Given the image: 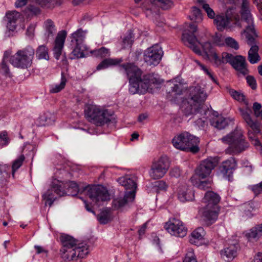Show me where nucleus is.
<instances>
[{
    "label": "nucleus",
    "instance_id": "64",
    "mask_svg": "<svg viewBox=\"0 0 262 262\" xmlns=\"http://www.w3.org/2000/svg\"><path fill=\"white\" fill-rule=\"evenodd\" d=\"M170 174L172 177H179L181 175V170L178 167L173 168L170 171Z\"/></svg>",
    "mask_w": 262,
    "mask_h": 262
},
{
    "label": "nucleus",
    "instance_id": "14",
    "mask_svg": "<svg viewBox=\"0 0 262 262\" xmlns=\"http://www.w3.org/2000/svg\"><path fill=\"white\" fill-rule=\"evenodd\" d=\"M217 161L212 157L202 161L195 169V174L200 179H205L210 174L212 170L216 166Z\"/></svg>",
    "mask_w": 262,
    "mask_h": 262
},
{
    "label": "nucleus",
    "instance_id": "40",
    "mask_svg": "<svg viewBox=\"0 0 262 262\" xmlns=\"http://www.w3.org/2000/svg\"><path fill=\"white\" fill-rule=\"evenodd\" d=\"M10 177V166L7 164H0V183L6 181Z\"/></svg>",
    "mask_w": 262,
    "mask_h": 262
},
{
    "label": "nucleus",
    "instance_id": "28",
    "mask_svg": "<svg viewBox=\"0 0 262 262\" xmlns=\"http://www.w3.org/2000/svg\"><path fill=\"white\" fill-rule=\"evenodd\" d=\"M43 28L45 30L44 36L48 41L50 38L53 37L57 29L54 23L51 19H48L44 21Z\"/></svg>",
    "mask_w": 262,
    "mask_h": 262
},
{
    "label": "nucleus",
    "instance_id": "1",
    "mask_svg": "<svg viewBox=\"0 0 262 262\" xmlns=\"http://www.w3.org/2000/svg\"><path fill=\"white\" fill-rule=\"evenodd\" d=\"M129 82V91L130 94H145L152 84L158 83L159 80L154 74L142 76V71L134 63H125L120 65Z\"/></svg>",
    "mask_w": 262,
    "mask_h": 262
},
{
    "label": "nucleus",
    "instance_id": "6",
    "mask_svg": "<svg viewBox=\"0 0 262 262\" xmlns=\"http://www.w3.org/2000/svg\"><path fill=\"white\" fill-rule=\"evenodd\" d=\"M199 142V138L187 132L175 136L172 140V145L176 148L183 151H190L194 154L198 152L199 150L198 146Z\"/></svg>",
    "mask_w": 262,
    "mask_h": 262
},
{
    "label": "nucleus",
    "instance_id": "23",
    "mask_svg": "<svg viewBox=\"0 0 262 262\" xmlns=\"http://www.w3.org/2000/svg\"><path fill=\"white\" fill-rule=\"evenodd\" d=\"M232 21V17L230 16L229 11L225 14L216 15L213 20L214 25L217 29L222 31L229 27Z\"/></svg>",
    "mask_w": 262,
    "mask_h": 262
},
{
    "label": "nucleus",
    "instance_id": "43",
    "mask_svg": "<svg viewBox=\"0 0 262 262\" xmlns=\"http://www.w3.org/2000/svg\"><path fill=\"white\" fill-rule=\"evenodd\" d=\"M25 156L23 155L19 156L18 158L15 160L12 165V175L13 178L15 176V172L21 166L25 160Z\"/></svg>",
    "mask_w": 262,
    "mask_h": 262
},
{
    "label": "nucleus",
    "instance_id": "15",
    "mask_svg": "<svg viewBox=\"0 0 262 262\" xmlns=\"http://www.w3.org/2000/svg\"><path fill=\"white\" fill-rule=\"evenodd\" d=\"M164 228L171 235L183 237L187 232V229L182 221L178 219H173L167 222Z\"/></svg>",
    "mask_w": 262,
    "mask_h": 262
},
{
    "label": "nucleus",
    "instance_id": "56",
    "mask_svg": "<svg viewBox=\"0 0 262 262\" xmlns=\"http://www.w3.org/2000/svg\"><path fill=\"white\" fill-rule=\"evenodd\" d=\"M196 62L201 67V69L209 76V77L215 83H217V81L215 78L213 77V74L207 69L202 64L198 61H196Z\"/></svg>",
    "mask_w": 262,
    "mask_h": 262
},
{
    "label": "nucleus",
    "instance_id": "36",
    "mask_svg": "<svg viewBox=\"0 0 262 262\" xmlns=\"http://www.w3.org/2000/svg\"><path fill=\"white\" fill-rule=\"evenodd\" d=\"M67 79L63 73H61V79L59 83L53 84L50 86V92L57 93L64 89Z\"/></svg>",
    "mask_w": 262,
    "mask_h": 262
},
{
    "label": "nucleus",
    "instance_id": "41",
    "mask_svg": "<svg viewBox=\"0 0 262 262\" xmlns=\"http://www.w3.org/2000/svg\"><path fill=\"white\" fill-rule=\"evenodd\" d=\"M227 91L234 99L239 102H243L246 103L245 96L241 92L236 91L228 87L227 88Z\"/></svg>",
    "mask_w": 262,
    "mask_h": 262
},
{
    "label": "nucleus",
    "instance_id": "27",
    "mask_svg": "<svg viewBox=\"0 0 262 262\" xmlns=\"http://www.w3.org/2000/svg\"><path fill=\"white\" fill-rule=\"evenodd\" d=\"M238 249V245L237 244L231 245L222 250L221 254L226 261H229L232 260L236 257Z\"/></svg>",
    "mask_w": 262,
    "mask_h": 262
},
{
    "label": "nucleus",
    "instance_id": "5",
    "mask_svg": "<svg viewBox=\"0 0 262 262\" xmlns=\"http://www.w3.org/2000/svg\"><path fill=\"white\" fill-rule=\"evenodd\" d=\"M221 140L224 143L229 145L226 149V153L229 155L238 154L246 150L249 146L241 129L234 130Z\"/></svg>",
    "mask_w": 262,
    "mask_h": 262
},
{
    "label": "nucleus",
    "instance_id": "47",
    "mask_svg": "<svg viewBox=\"0 0 262 262\" xmlns=\"http://www.w3.org/2000/svg\"><path fill=\"white\" fill-rule=\"evenodd\" d=\"M211 125L219 129H222L227 126V122L224 118H217L211 121Z\"/></svg>",
    "mask_w": 262,
    "mask_h": 262
},
{
    "label": "nucleus",
    "instance_id": "50",
    "mask_svg": "<svg viewBox=\"0 0 262 262\" xmlns=\"http://www.w3.org/2000/svg\"><path fill=\"white\" fill-rule=\"evenodd\" d=\"M54 0H35L36 3L42 7H54Z\"/></svg>",
    "mask_w": 262,
    "mask_h": 262
},
{
    "label": "nucleus",
    "instance_id": "10",
    "mask_svg": "<svg viewBox=\"0 0 262 262\" xmlns=\"http://www.w3.org/2000/svg\"><path fill=\"white\" fill-rule=\"evenodd\" d=\"M86 195L96 205L99 206L110 199L107 189L100 185L89 186L86 188Z\"/></svg>",
    "mask_w": 262,
    "mask_h": 262
},
{
    "label": "nucleus",
    "instance_id": "16",
    "mask_svg": "<svg viewBox=\"0 0 262 262\" xmlns=\"http://www.w3.org/2000/svg\"><path fill=\"white\" fill-rule=\"evenodd\" d=\"M167 86L170 89L168 91L169 94L173 97V99L171 100L174 102L178 97L182 95L187 90V87L183 80L179 78L169 81L167 83Z\"/></svg>",
    "mask_w": 262,
    "mask_h": 262
},
{
    "label": "nucleus",
    "instance_id": "11",
    "mask_svg": "<svg viewBox=\"0 0 262 262\" xmlns=\"http://www.w3.org/2000/svg\"><path fill=\"white\" fill-rule=\"evenodd\" d=\"M197 31V26L191 23L184 30L182 36L183 43L191 48L196 54H201V51L197 46V43L200 44L194 35Z\"/></svg>",
    "mask_w": 262,
    "mask_h": 262
},
{
    "label": "nucleus",
    "instance_id": "35",
    "mask_svg": "<svg viewBox=\"0 0 262 262\" xmlns=\"http://www.w3.org/2000/svg\"><path fill=\"white\" fill-rule=\"evenodd\" d=\"M254 43L255 40L253 43L250 45L251 47L248 52V60L252 64L257 63L260 60V57L258 54V47L254 45Z\"/></svg>",
    "mask_w": 262,
    "mask_h": 262
},
{
    "label": "nucleus",
    "instance_id": "59",
    "mask_svg": "<svg viewBox=\"0 0 262 262\" xmlns=\"http://www.w3.org/2000/svg\"><path fill=\"white\" fill-rule=\"evenodd\" d=\"M251 189L256 195L262 193V181L258 184L250 186Z\"/></svg>",
    "mask_w": 262,
    "mask_h": 262
},
{
    "label": "nucleus",
    "instance_id": "22",
    "mask_svg": "<svg viewBox=\"0 0 262 262\" xmlns=\"http://www.w3.org/2000/svg\"><path fill=\"white\" fill-rule=\"evenodd\" d=\"M67 35L65 30H61L58 33L55 39L53 52L54 56L57 60L59 59L61 55Z\"/></svg>",
    "mask_w": 262,
    "mask_h": 262
},
{
    "label": "nucleus",
    "instance_id": "31",
    "mask_svg": "<svg viewBox=\"0 0 262 262\" xmlns=\"http://www.w3.org/2000/svg\"><path fill=\"white\" fill-rule=\"evenodd\" d=\"M122 62L121 58H106L102 61L97 67L98 71L106 69L111 66H116Z\"/></svg>",
    "mask_w": 262,
    "mask_h": 262
},
{
    "label": "nucleus",
    "instance_id": "3",
    "mask_svg": "<svg viewBox=\"0 0 262 262\" xmlns=\"http://www.w3.org/2000/svg\"><path fill=\"white\" fill-rule=\"evenodd\" d=\"M78 191V186L74 181L64 182L54 179L51 183V188L43 194L42 198L46 201V205L48 204L51 207L56 199L54 193L59 196H64L66 194L75 196L77 195Z\"/></svg>",
    "mask_w": 262,
    "mask_h": 262
},
{
    "label": "nucleus",
    "instance_id": "25",
    "mask_svg": "<svg viewBox=\"0 0 262 262\" xmlns=\"http://www.w3.org/2000/svg\"><path fill=\"white\" fill-rule=\"evenodd\" d=\"M135 199L134 191L130 192H125L123 198L119 197L114 199L113 201V207L115 209H121L122 208L127 205V204L132 202Z\"/></svg>",
    "mask_w": 262,
    "mask_h": 262
},
{
    "label": "nucleus",
    "instance_id": "30",
    "mask_svg": "<svg viewBox=\"0 0 262 262\" xmlns=\"http://www.w3.org/2000/svg\"><path fill=\"white\" fill-rule=\"evenodd\" d=\"M194 192L192 190L186 187H183L179 191L178 198L182 202L192 201L194 199Z\"/></svg>",
    "mask_w": 262,
    "mask_h": 262
},
{
    "label": "nucleus",
    "instance_id": "24",
    "mask_svg": "<svg viewBox=\"0 0 262 262\" xmlns=\"http://www.w3.org/2000/svg\"><path fill=\"white\" fill-rule=\"evenodd\" d=\"M118 183L126 189L125 192L134 191L135 197L137 188L136 178L132 175H127L118 179Z\"/></svg>",
    "mask_w": 262,
    "mask_h": 262
},
{
    "label": "nucleus",
    "instance_id": "13",
    "mask_svg": "<svg viewBox=\"0 0 262 262\" xmlns=\"http://www.w3.org/2000/svg\"><path fill=\"white\" fill-rule=\"evenodd\" d=\"M163 56L161 48L157 45H154L144 51L143 59L148 66H157L160 62Z\"/></svg>",
    "mask_w": 262,
    "mask_h": 262
},
{
    "label": "nucleus",
    "instance_id": "45",
    "mask_svg": "<svg viewBox=\"0 0 262 262\" xmlns=\"http://www.w3.org/2000/svg\"><path fill=\"white\" fill-rule=\"evenodd\" d=\"M134 36L132 31L130 30L123 39V48H130L134 42Z\"/></svg>",
    "mask_w": 262,
    "mask_h": 262
},
{
    "label": "nucleus",
    "instance_id": "46",
    "mask_svg": "<svg viewBox=\"0 0 262 262\" xmlns=\"http://www.w3.org/2000/svg\"><path fill=\"white\" fill-rule=\"evenodd\" d=\"M95 57L98 58H104L110 55V51L105 47H102L100 49L91 51Z\"/></svg>",
    "mask_w": 262,
    "mask_h": 262
},
{
    "label": "nucleus",
    "instance_id": "37",
    "mask_svg": "<svg viewBox=\"0 0 262 262\" xmlns=\"http://www.w3.org/2000/svg\"><path fill=\"white\" fill-rule=\"evenodd\" d=\"M75 45L72 52V59L80 58L84 57V52L88 50V47L85 45L74 44Z\"/></svg>",
    "mask_w": 262,
    "mask_h": 262
},
{
    "label": "nucleus",
    "instance_id": "44",
    "mask_svg": "<svg viewBox=\"0 0 262 262\" xmlns=\"http://www.w3.org/2000/svg\"><path fill=\"white\" fill-rule=\"evenodd\" d=\"M190 18L191 20L196 23L201 22L202 20V15L201 10L196 7H193Z\"/></svg>",
    "mask_w": 262,
    "mask_h": 262
},
{
    "label": "nucleus",
    "instance_id": "38",
    "mask_svg": "<svg viewBox=\"0 0 262 262\" xmlns=\"http://www.w3.org/2000/svg\"><path fill=\"white\" fill-rule=\"evenodd\" d=\"M36 57L38 59L49 60V49L45 45L39 46L36 50Z\"/></svg>",
    "mask_w": 262,
    "mask_h": 262
},
{
    "label": "nucleus",
    "instance_id": "34",
    "mask_svg": "<svg viewBox=\"0 0 262 262\" xmlns=\"http://www.w3.org/2000/svg\"><path fill=\"white\" fill-rule=\"evenodd\" d=\"M253 209L252 204L250 203H244L238 208L242 216L244 219L250 218L253 216L252 212Z\"/></svg>",
    "mask_w": 262,
    "mask_h": 262
},
{
    "label": "nucleus",
    "instance_id": "57",
    "mask_svg": "<svg viewBox=\"0 0 262 262\" xmlns=\"http://www.w3.org/2000/svg\"><path fill=\"white\" fill-rule=\"evenodd\" d=\"M202 47L207 56L210 54L211 52H214L213 50L212 46L211 43L209 42H205L204 44L202 45Z\"/></svg>",
    "mask_w": 262,
    "mask_h": 262
},
{
    "label": "nucleus",
    "instance_id": "51",
    "mask_svg": "<svg viewBox=\"0 0 262 262\" xmlns=\"http://www.w3.org/2000/svg\"><path fill=\"white\" fill-rule=\"evenodd\" d=\"M183 262H198L192 250H190L187 252Z\"/></svg>",
    "mask_w": 262,
    "mask_h": 262
},
{
    "label": "nucleus",
    "instance_id": "29",
    "mask_svg": "<svg viewBox=\"0 0 262 262\" xmlns=\"http://www.w3.org/2000/svg\"><path fill=\"white\" fill-rule=\"evenodd\" d=\"M232 66L236 70L243 75L248 74V70L246 65V59L243 56L240 55L236 56Z\"/></svg>",
    "mask_w": 262,
    "mask_h": 262
},
{
    "label": "nucleus",
    "instance_id": "63",
    "mask_svg": "<svg viewBox=\"0 0 262 262\" xmlns=\"http://www.w3.org/2000/svg\"><path fill=\"white\" fill-rule=\"evenodd\" d=\"M206 119L205 117L198 118L195 121L196 125L199 127H203L206 124Z\"/></svg>",
    "mask_w": 262,
    "mask_h": 262
},
{
    "label": "nucleus",
    "instance_id": "2",
    "mask_svg": "<svg viewBox=\"0 0 262 262\" xmlns=\"http://www.w3.org/2000/svg\"><path fill=\"white\" fill-rule=\"evenodd\" d=\"M62 246L59 250L61 258L66 262H76L84 258L89 253V246L85 242H78L69 235L60 237Z\"/></svg>",
    "mask_w": 262,
    "mask_h": 262
},
{
    "label": "nucleus",
    "instance_id": "21",
    "mask_svg": "<svg viewBox=\"0 0 262 262\" xmlns=\"http://www.w3.org/2000/svg\"><path fill=\"white\" fill-rule=\"evenodd\" d=\"M20 13L15 10L7 12L4 17V19L7 23V29L9 31H14L16 29L17 21L20 19Z\"/></svg>",
    "mask_w": 262,
    "mask_h": 262
},
{
    "label": "nucleus",
    "instance_id": "55",
    "mask_svg": "<svg viewBox=\"0 0 262 262\" xmlns=\"http://www.w3.org/2000/svg\"><path fill=\"white\" fill-rule=\"evenodd\" d=\"M203 8L204 9L208 17L211 19H214L215 17V13L212 9H211L209 5L207 4H203Z\"/></svg>",
    "mask_w": 262,
    "mask_h": 262
},
{
    "label": "nucleus",
    "instance_id": "54",
    "mask_svg": "<svg viewBox=\"0 0 262 262\" xmlns=\"http://www.w3.org/2000/svg\"><path fill=\"white\" fill-rule=\"evenodd\" d=\"M225 43L226 44L232 48H233L235 50H237L239 48V46H238V44L237 43V42L233 38H232V37H227L226 39H225Z\"/></svg>",
    "mask_w": 262,
    "mask_h": 262
},
{
    "label": "nucleus",
    "instance_id": "52",
    "mask_svg": "<svg viewBox=\"0 0 262 262\" xmlns=\"http://www.w3.org/2000/svg\"><path fill=\"white\" fill-rule=\"evenodd\" d=\"M208 57L211 61H213L214 64L217 66L221 65L222 62V58H220L217 55L215 52H211L210 54L208 56Z\"/></svg>",
    "mask_w": 262,
    "mask_h": 262
},
{
    "label": "nucleus",
    "instance_id": "20",
    "mask_svg": "<svg viewBox=\"0 0 262 262\" xmlns=\"http://www.w3.org/2000/svg\"><path fill=\"white\" fill-rule=\"evenodd\" d=\"M189 99L194 103V105L201 104V102L205 101L207 95L204 89L200 85L190 86L189 88Z\"/></svg>",
    "mask_w": 262,
    "mask_h": 262
},
{
    "label": "nucleus",
    "instance_id": "42",
    "mask_svg": "<svg viewBox=\"0 0 262 262\" xmlns=\"http://www.w3.org/2000/svg\"><path fill=\"white\" fill-rule=\"evenodd\" d=\"M38 120L41 125H48L53 121L54 115L50 112H46L40 115Z\"/></svg>",
    "mask_w": 262,
    "mask_h": 262
},
{
    "label": "nucleus",
    "instance_id": "8",
    "mask_svg": "<svg viewBox=\"0 0 262 262\" xmlns=\"http://www.w3.org/2000/svg\"><path fill=\"white\" fill-rule=\"evenodd\" d=\"M170 164V160L166 155L154 160L149 171L150 177L154 180L162 178L167 172Z\"/></svg>",
    "mask_w": 262,
    "mask_h": 262
},
{
    "label": "nucleus",
    "instance_id": "53",
    "mask_svg": "<svg viewBox=\"0 0 262 262\" xmlns=\"http://www.w3.org/2000/svg\"><path fill=\"white\" fill-rule=\"evenodd\" d=\"M212 185V181L211 180H207L201 181L198 185L197 187L201 190H206L211 187Z\"/></svg>",
    "mask_w": 262,
    "mask_h": 262
},
{
    "label": "nucleus",
    "instance_id": "60",
    "mask_svg": "<svg viewBox=\"0 0 262 262\" xmlns=\"http://www.w3.org/2000/svg\"><path fill=\"white\" fill-rule=\"evenodd\" d=\"M36 25L35 24H31L27 28L26 35L30 38H33L34 35Z\"/></svg>",
    "mask_w": 262,
    "mask_h": 262
},
{
    "label": "nucleus",
    "instance_id": "19",
    "mask_svg": "<svg viewBox=\"0 0 262 262\" xmlns=\"http://www.w3.org/2000/svg\"><path fill=\"white\" fill-rule=\"evenodd\" d=\"M219 211V207L204 206L200 210L202 219L207 225L213 224L217 220Z\"/></svg>",
    "mask_w": 262,
    "mask_h": 262
},
{
    "label": "nucleus",
    "instance_id": "18",
    "mask_svg": "<svg viewBox=\"0 0 262 262\" xmlns=\"http://www.w3.org/2000/svg\"><path fill=\"white\" fill-rule=\"evenodd\" d=\"M202 105L199 104L194 105L192 101H188L187 99H183L181 104V109L185 116H188L195 114L197 117H199V114H205L204 110L202 109Z\"/></svg>",
    "mask_w": 262,
    "mask_h": 262
},
{
    "label": "nucleus",
    "instance_id": "17",
    "mask_svg": "<svg viewBox=\"0 0 262 262\" xmlns=\"http://www.w3.org/2000/svg\"><path fill=\"white\" fill-rule=\"evenodd\" d=\"M237 162L234 158H230L223 162L219 168V174L229 181L233 171L236 168Z\"/></svg>",
    "mask_w": 262,
    "mask_h": 262
},
{
    "label": "nucleus",
    "instance_id": "49",
    "mask_svg": "<svg viewBox=\"0 0 262 262\" xmlns=\"http://www.w3.org/2000/svg\"><path fill=\"white\" fill-rule=\"evenodd\" d=\"M158 3V5L163 9H168L173 6V3L170 0H154Z\"/></svg>",
    "mask_w": 262,
    "mask_h": 262
},
{
    "label": "nucleus",
    "instance_id": "7",
    "mask_svg": "<svg viewBox=\"0 0 262 262\" xmlns=\"http://www.w3.org/2000/svg\"><path fill=\"white\" fill-rule=\"evenodd\" d=\"M34 55V49L31 46H27L12 56L9 61L14 67L27 69L31 66Z\"/></svg>",
    "mask_w": 262,
    "mask_h": 262
},
{
    "label": "nucleus",
    "instance_id": "12",
    "mask_svg": "<svg viewBox=\"0 0 262 262\" xmlns=\"http://www.w3.org/2000/svg\"><path fill=\"white\" fill-rule=\"evenodd\" d=\"M242 16V22L245 27L243 31L247 38V43L252 45L254 43L255 37L257 36L254 29L253 19L250 11L241 12Z\"/></svg>",
    "mask_w": 262,
    "mask_h": 262
},
{
    "label": "nucleus",
    "instance_id": "33",
    "mask_svg": "<svg viewBox=\"0 0 262 262\" xmlns=\"http://www.w3.org/2000/svg\"><path fill=\"white\" fill-rule=\"evenodd\" d=\"M86 31L81 29H78L71 34V41L73 44L84 45V40L85 38Z\"/></svg>",
    "mask_w": 262,
    "mask_h": 262
},
{
    "label": "nucleus",
    "instance_id": "32",
    "mask_svg": "<svg viewBox=\"0 0 262 262\" xmlns=\"http://www.w3.org/2000/svg\"><path fill=\"white\" fill-rule=\"evenodd\" d=\"M205 235V231L202 227H199L194 230L189 236V242L191 244L197 245L199 241L202 239Z\"/></svg>",
    "mask_w": 262,
    "mask_h": 262
},
{
    "label": "nucleus",
    "instance_id": "48",
    "mask_svg": "<svg viewBox=\"0 0 262 262\" xmlns=\"http://www.w3.org/2000/svg\"><path fill=\"white\" fill-rule=\"evenodd\" d=\"M223 63H230L231 65L235 59V56L231 54L223 52L222 54Z\"/></svg>",
    "mask_w": 262,
    "mask_h": 262
},
{
    "label": "nucleus",
    "instance_id": "61",
    "mask_svg": "<svg viewBox=\"0 0 262 262\" xmlns=\"http://www.w3.org/2000/svg\"><path fill=\"white\" fill-rule=\"evenodd\" d=\"M247 82L252 89H255L256 88V81L253 77L247 76L246 77Z\"/></svg>",
    "mask_w": 262,
    "mask_h": 262
},
{
    "label": "nucleus",
    "instance_id": "39",
    "mask_svg": "<svg viewBox=\"0 0 262 262\" xmlns=\"http://www.w3.org/2000/svg\"><path fill=\"white\" fill-rule=\"evenodd\" d=\"M249 240L258 238L262 235V224L252 228L245 234Z\"/></svg>",
    "mask_w": 262,
    "mask_h": 262
},
{
    "label": "nucleus",
    "instance_id": "4",
    "mask_svg": "<svg viewBox=\"0 0 262 262\" xmlns=\"http://www.w3.org/2000/svg\"><path fill=\"white\" fill-rule=\"evenodd\" d=\"M85 118L98 126H102L110 123H115L116 120L113 112L93 104L88 105L84 110Z\"/></svg>",
    "mask_w": 262,
    "mask_h": 262
},
{
    "label": "nucleus",
    "instance_id": "58",
    "mask_svg": "<svg viewBox=\"0 0 262 262\" xmlns=\"http://www.w3.org/2000/svg\"><path fill=\"white\" fill-rule=\"evenodd\" d=\"M98 220L101 224H105L110 221V217L106 213L102 212L98 215Z\"/></svg>",
    "mask_w": 262,
    "mask_h": 262
},
{
    "label": "nucleus",
    "instance_id": "26",
    "mask_svg": "<svg viewBox=\"0 0 262 262\" xmlns=\"http://www.w3.org/2000/svg\"><path fill=\"white\" fill-rule=\"evenodd\" d=\"M221 200V197L216 193L212 191H207L202 202L204 204V206L207 207H219L218 203Z\"/></svg>",
    "mask_w": 262,
    "mask_h": 262
},
{
    "label": "nucleus",
    "instance_id": "9",
    "mask_svg": "<svg viewBox=\"0 0 262 262\" xmlns=\"http://www.w3.org/2000/svg\"><path fill=\"white\" fill-rule=\"evenodd\" d=\"M241 115L246 123L247 126L249 127L251 130H249L248 135L249 139L253 142V144L255 146L260 145L259 140L256 138V135L260 133V128L258 123L253 120L251 117V109L248 106L245 108H240L239 109Z\"/></svg>",
    "mask_w": 262,
    "mask_h": 262
},
{
    "label": "nucleus",
    "instance_id": "62",
    "mask_svg": "<svg viewBox=\"0 0 262 262\" xmlns=\"http://www.w3.org/2000/svg\"><path fill=\"white\" fill-rule=\"evenodd\" d=\"M27 11L32 14L36 15L40 13V10L38 8L33 6H29L27 7Z\"/></svg>",
    "mask_w": 262,
    "mask_h": 262
}]
</instances>
